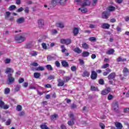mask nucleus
<instances>
[{
    "label": "nucleus",
    "instance_id": "1",
    "mask_svg": "<svg viewBox=\"0 0 129 129\" xmlns=\"http://www.w3.org/2000/svg\"><path fill=\"white\" fill-rule=\"evenodd\" d=\"M26 39L27 34H26V33H23L15 36V40L17 43H23V42L26 41Z\"/></svg>",
    "mask_w": 129,
    "mask_h": 129
},
{
    "label": "nucleus",
    "instance_id": "2",
    "mask_svg": "<svg viewBox=\"0 0 129 129\" xmlns=\"http://www.w3.org/2000/svg\"><path fill=\"white\" fill-rule=\"evenodd\" d=\"M8 80H7V84H13L15 82V78L13 77V74H9L7 76Z\"/></svg>",
    "mask_w": 129,
    "mask_h": 129
},
{
    "label": "nucleus",
    "instance_id": "3",
    "mask_svg": "<svg viewBox=\"0 0 129 129\" xmlns=\"http://www.w3.org/2000/svg\"><path fill=\"white\" fill-rule=\"evenodd\" d=\"M70 117L72 118V120L68 121V124L71 126L75 123V122H74L75 118H74V115L73 113L70 114Z\"/></svg>",
    "mask_w": 129,
    "mask_h": 129
},
{
    "label": "nucleus",
    "instance_id": "4",
    "mask_svg": "<svg viewBox=\"0 0 129 129\" xmlns=\"http://www.w3.org/2000/svg\"><path fill=\"white\" fill-rule=\"evenodd\" d=\"M5 72L6 74H8V75H9V74L13 75V73L14 72V69L12 68H7Z\"/></svg>",
    "mask_w": 129,
    "mask_h": 129
},
{
    "label": "nucleus",
    "instance_id": "5",
    "mask_svg": "<svg viewBox=\"0 0 129 129\" xmlns=\"http://www.w3.org/2000/svg\"><path fill=\"white\" fill-rule=\"evenodd\" d=\"M111 89L110 87H108L106 88L105 90H103L101 92L102 95H106V94H108L109 92H110Z\"/></svg>",
    "mask_w": 129,
    "mask_h": 129
},
{
    "label": "nucleus",
    "instance_id": "6",
    "mask_svg": "<svg viewBox=\"0 0 129 129\" xmlns=\"http://www.w3.org/2000/svg\"><path fill=\"white\" fill-rule=\"evenodd\" d=\"M91 78L92 79V80H95V79L97 78V73L95 71H92Z\"/></svg>",
    "mask_w": 129,
    "mask_h": 129
},
{
    "label": "nucleus",
    "instance_id": "7",
    "mask_svg": "<svg viewBox=\"0 0 129 129\" xmlns=\"http://www.w3.org/2000/svg\"><path fill=\"white\" fill-rule=\"evenodd\" d=\"M108 17H109V13L106 11H104L103 12L102 15V17L103 19H108Z\"/></svg>",
    "mask_w": 129,
    "mask_h": 129
},
{
    "label": "nucleus",
    "instance_id": "8",
    "mask_svg": "<svg viewBox=\"0 0 129 129\" xmlns=\"http://www.w3.org/2000/svg\"><path fill=\"white\" fill-rule=\"evenodd\" d=\"M55 26L57 28H60V29H63L65 27L63 22H57Z\"/></svg>",
    "mask_w": 129,
    "mask_h": 129
},
{
    "label": "nucleus",
    "instance_id": "9",
    "mask_svg": "<svg viewBox=\"0 0 129 129\" xmlns=\"http://www.w3.org/2000/svg\"><path fill=\"white\" fill-rule=\"evenodd\" d=\"M57 82H58V84H57V86L58 87L63 86L65 83V82L61 80V79H57Z\"/></svg>",
    "mask_w": 129,
    "mask_h": 129
},
{
    "label": "nucleus",
    "instance_id": "10",
    "mask_svg": "<svg viewBox=\"0 0 129 129\" xmlns=\"http://www.w3.org/2000/svg\"><path fill=\"white\" fill-rule=\"evenodd\" d=\"M112 107L114 110H117L118 109V102H116L112 104Z\"/></svg>",
    "mask_w": 129,
    "mask_h": 129
},
{
    "label": "nucleus",
    "instance_id": "11",
    "mask_svg": "<svg viewBox=\"0 0 129 129\" xmlns=\"http://www.w3.org/2000/svg\"><path fill=\"white\" fill-rule=\"evenodd\" d=\"M17 24H23L25 22V18L24 17H21L18 18L16 21Z\"/></svg>",
    "mask_w": 129,
    "mask_h": 129
},
{
    "label": "nucleus",
    "instance_id": "12",
    "mask_svg": "<svg viewBox=\"0 0 129 129\" xmlns=\"http://www.w3.org/2000/svg\"><path fill=\"white\" fill-rule=\"evenodd\" d=\"M102 29H108L110 28V25L107 23H103L102 25Z\"/></svg>",
    "mask_w": 129,
    "mask_h": 129
},
{
    "label": "nucleus",
    "instance_id": "13",
    "mask_svg": "<svg viewBox=\"0 0 129 129\" xmlns=\"http://www.w3.org/2000/svg\"><path fill=\"white\" fill-rule=\"evenodd\" d=\"M74 51L75 53H77V54H81V53H82V49H81L79 47H76L74 49Z\"/></svg>",
    "mask_w": 129,
    "mask_h": 129
},
{
    "label": "nucleus",
    "instance_id": "14",
    "mask_svg": "<svg viewBox=\"0 0 129 129\" xmlns=\"http://www.w3.org/2000/svg\"><path fill=\"white\" fill-rule=\"evenodd\" d=\"M73 33H74V36H77L78 35V33H79V29L75 27L73 29Z\"/></svg>",
    "mask_w": 129,
    "mask_h": 129
},
{
    "label": "nucleus",
    "instance_id": "15",
    "mask_svg": "<svg viewBox=\"0 0 129 129\" xmlns=\"http://www.w3.org/2000/svg\"><path fill=\"white\" fill-rule=\"evenodd\" d=\"M115 78V73H112L108 76V79H114Z\"/></svg>",
    "mask_w": 129,
    "mask_h": 129
},
{
    "label": "nucleus",
    "instance_id": "16",
    "mask_svg": "<svg viewBox=\"0 0 129 129\" xmlns=\"http://www.w3.org/2000/svg\"><path fill=\"white\" fill-rule=\"evenodd\" d=\"M33 76L34 78H36V79H39V78L41 77V73H38V72L34 73Z\"/></svg>",
    "mask_w": 129,
    "mask_h": 129
},
{
    "label": "nucleus",
    "instance_id": "17",
    "mask_svg": "<svg viewBox=\"0 0 129 129\" xmlns=\"http://www.w3.org/2000/svg\"><path fill=\"white\" fill-rule=\"evenodd\" d=\"M33 47V45H32V43L31 42H28L26 43L24 46L25 49H31Z\"/></svg>",
    "mask_w": 129,
    "mask_h": 129
},
{
    "label": "nucleus",
    "instance_id": "18",
    "mask_svg": "<svg viewBox=\"0 0 129 129\" xmlns=\"http://www.w3.org/2000/svg\"><path fill=\"white\" fill-rule=\"evenodd\" d=\"M115 126H116V127H117V129L122 128V124L118 122H116V123H115Z\"/></svg>",
    "mask_w": 129,
    "mask_h": 129
},
{
    "label": "nucleus",
    "instance_id": "19",
    "mask_svg": "<svg viewBox=\"0 0 129 129\" xmlns=\"http://www.w3.org/2000/svg\"><path fill=\"white\" fill-rule=\"evenodd\" d=\"M86 6H90V2L89 0H85V2L82 4V7H86Z\"/></svg>",
    "mask_w": 129,
    "mask_h": 129
},
{
    "label": "nucleus",
    "instance_id": "20",
    "mask_svg": "<svg viewBox=\"0 0 129 129\" xmlns=\"http://www.w3.org/2000/svg\"><path fill=\"white\" fill-rule=\"evenodd\" d=\"M82 47L83 49H89V45L87 44L86 42H83L82 44Z\"/></svg>",
    "mask_w": 129,
    "mask_h": 129
},
{
    "label": "nucleus",
    "instance_id": "21",
    "mask_svg": "<svg viewBox=\"0 0 129 129\" xmlns=\"http://www.w3.org/2000/svg\"><path fill=\"white\" fill-rule=\"evenodd\" d=\"M59 4V0H52L51 1V5L53 7L57 6Z\"/></svg>",
    "mask_w": 129,
    "mask_h": 129
},
{
    "label": "nucleus",
    "instance_id": "22",
    "mask_svg": "<svg viewBox=\"0 0 129 129\" xmlns=\"http://www.w3.org/2000/svg\"><path fill=\"white\" fill-rule=\"evenodd\" d=\"M89 55H90V53L88 51H83V53H82V55L84 57H88Z\"/></svg>",
    "mask_w": 129,
    "mask_h": 129
},
{
    "label": "nucleus",
    "instance_id": "23",
    "mask_svg": "<svg viewBox=\"0 0 129 129\" xmlns=\"http://www.w3.org/2000/svg\"><path fill=\"white\" fill-rule=\"evenodd\" d=\"M38 53L39 52H38L37 51H32L30 52L29 54L32 57H36V56H37Z\"/></svg>",
    "mask_w": 129,
    "mask_h": 129
},
{
    "label": "nucleus",
    "instance_id": "24",
    "mask_svg": "<svg viewBox=\"0 0 129 129\" xmlns=\"http://www.w3.org/2000/svg\"><path fill=\"white\" fill-rule=\"evenodd\" d=\"M61 65L63 66V67H69V64L68 62L65 60H63L61 61Z\"/></svg>",
    "mask_w": 129,
    "mask_h": 129
},
{
    "label": "nucleus",
    "instance_id": "25",
    "mask_svg": "<svg viewBox=\"0 0 129 129\" xmlns=\"http://www.w3.org/2000/svg\"><path fill=\"white\" fill-rule=\"evenodd\" d=\"M67 1H68V0H60V1H59V5L60 6H66Z\"/></svg>",
    "mask_w": 129,
    "mask_h": 129
},
{
    "label": "nucleus",
    "instance_id": "26",
    "mask_svg": "<svg viewBox=\"0 0 129 129\" xmlns=\"http://www.w3.org/2000/svg\"><path fill=\"white\" fill-rule=\"evenodd\" d=\"M10 16H11V12L8 11L6 12L5 14V19L9 20V18H10Z\"/></svg>",
    "mask_w": 129,
    "mask_h": 129
},
{
    "label": "nucleus",
    "instance_id": "27",
    "mask_svg": "<svg viewBox=\"0 0 129 129\" xmlns=\"http://www.w3.org/2000/svg\"><path fill=\"white\" fill-rule=\"evenodd\" d=\"M89 75H90V73L88 71H85L83 73V76L84 77H89Z\"/></svg>",
    "mask_w": 129,
    "mask_h": 129
},
{
    "label": "nucleus",
    "instance_id": "28",
    "mask_svg": "<svg viewBox=\"0 0 129 129\" xmlns=\"http://www.w3.org/2000/svg\"><path fill=\"white\" fill-rule=\"evenodd\" d=\"M114 53V49H111L106 52V54L108 55H112Z\"/></svg>",
    "mask_w": 129,
    "mask_h": 129
},
{
    "label": "nucleus",
    "instance_id": "29",
    "mask_svg": "<svg viewBox=\"0 0 129 129\" xmlns=\"http://www.w3.org/2000/svg\"><path fill=\"white\" fill-rule=\"evenodd\" d=\"M38 25L39 27H43L44 26V20L40 19L38 20Z\"/></svg>",
    "mask_w": 129,
    "mask_h": 129
},
{
    "label": "nucleus",
    "instance_id": "30",
    "mask_svg": "<svg viewBox=\"0 0 129 129\" xmlns=\"http://www.w3.org/2000/svg\"><path fill=\"white\" fill-rule=\"evenodd\" d=\"M57 117H58V114H54L51 116V119L52 120H56L57 119Z\"/></svg>",
    "mask_w": 129,
    "mask_h": 129
},
{
    "label": "nucleus",
    "instance_id": "31",
    "mask_svg": "<svg viewBox=\"0 0 129 129\" xmlns=\"http://www.w3.org/2000/svg\"><path fill=\"white\" fill-rule=\"evenodd\" d=\"M126 59L121 58V57H119L117 58V62H124Z\"/></svg>",
    "mask_w": 129,
    "mask_h": 129
},
{
    "label": "nucleus",
    "instance_id": "32",
    "mask_svg": "<svg viewBox=\"0 0 129 129\" xmlns=\"http://www.w3.org/2000/svg\"><path fill=\"white\" fill-rule=\"evenodd\" d=\"M45 67L49 71H52L53 70V68L52 67V66L50 64L46 65Z\"/></svg>",
    "mask_w": 129,
    "mask_h": 129
},
{
    "label": "nucleus",
    "instance_id": "33",
    "mask_svg": "<svg viewBox=\"0 0 129 129\" xmlns=\"http://www.w3.org/2000/svg\"><path fill=\"white\" fill-rule=\"evenodd\" d=\"M79 11H81L82 13L84 14L85 13H87V9L86 8H79Z\"/></svg>",
    "mask_w": 129,
    "mask_h": 129
},
{
    "label": "nucleus",
    "instance_id": "34",
    "mask_svg": "<svg viewBox=\"0 0 129 129\" xmlns=\"http://www.w3.org/2000/svg\"><path fill=\"white\" fill-rule=\"evenodd\" d=\"M115 10V7L113 6H109L108 7V11L109 12H113V11Z\"/></svg>",
    "mask_w": 129,
    "mask_h": 129
},
{
    "label": "nucleus",
    "instance_id": "35",
    "mask_svg": "<svg viewBox=\"0 0 129 129\" xmlns=\"http://www.w3.org/2000/svg\"><path fill=\"white\" fill-rule=\"evenodd\" d=\"M20 89H21V86L17 85L15 86V91L18 92V91H20Z\"/></svg>",
    "mask_w": 129,
    "mask_h": 129
},
{
    "label": "nucleus",
    "instance_id": "36",
    "mask_svg": "<svg viewBox=\"0 0 129 129\" xmlns=\"http://www.w3.org/2000/svg\"><path fill=\"white\" fill-rule=\"evenodd\" d=\"M36 71H44L45 70V68L42 66L39 67L36 69Z\"/></svg>",
    "mask_w": 129,
    "mask_h": 129
},
{
    "label": "nucleus",
    "instance_id": "37",
    "mask_svg": "<svg viewBox=\"0 0 129 129\" xmlns=\"http://www.w3.org/2000/svg\"><path fill=\"white\" fill-rule=\"evenodd\" d=\"M41 46L44 50H47V49H48V46H47V44L45 43H42Z\"/></svg>",
    "mask_w": 129,
    "mask_h": 129
},
{
    "label": "nucleus",
    "instance_id": "38",
    "mask_svg": "<svg viewBox=\"0 0 129 129\" xmlns=\"http://www.w3.org/2000/svg\"><path fill=\"white\" fill-rule=\"evenodd\" d=\"M123 72L124 75H126V74L128 73V69H127V68H124L123 70Z\"/></svg>",
    "mask_w": 129,
    "mask_h": 129
},
{
    "label": "nucleus",
    "instance_id": "39",
    "mask_svg": "<svg viewBox=\"0 0 129 129\" xmlns=\"http://www.w3.org/2000/svg\"><path fill=\"white\" fill-rule=\"evenodd\" d=\"M11 92V89L9 88H6L5 90V94H9Z\"/></svg>",
    "mask_w": 129,
    "mask_h": 129
},
{
    "label": "nucleus",
    "instance_id": "40",
    "mask_svg": "<svg viewBox=\"0 0 129 129\" xmlns=\"http://www.w3.org/2000/svg\"><path fill=\"white\" fill-rule=\"evenodd\" d=\"M40 128L41 129H49V127H47L45 124H42L40 125Z\"/></svg>",
    "mask_w": 129,
    "mask_h": 129
},
{
    "label": "nucleus",
    "instance_id": "41",
    "mask_svg": "<svg viewBox=\"0 0 129 129\" xmlns=\"http://www.w3.org/2000/svg\"><path fill=\"white\" fill-rule=\"evenodd\" d=\"M92 1H93V2L92 3V6L93 7H95V6H96V5L97 4L98 0H92Z\"/></svg>",
    "mask_w": 129,
    "mask_h": 129
},
{
    "label": "nucleus",
    "instance_id": "42",
    "mask_svg": "<svg viewBox=\"0 0 129 129\" xmlns=\"http://www.w3.org/2000/svg\"><path fill=\"white\" fill-rule=\"evenodd\" d=\"M4 105H5V102L4 101H3L2 99H0V107H1V108H3Z\"/></svg>",
    "mask_w": 129,
    "mask_h": 129
},
{
    "label": "nucleus",
    "instance_id": "43",
    "mask_svg": "<svg viewBox=\"0 0 129 129\" xmlns=\"http://www.w3.org/2000/svg\"><path fill=\"white\" fill-rule=\"evenodd\" d=\"M71 70H72V71H73V72H76V71L77 70V68L76 67V66H72L71 68Z\"/></svg>",
    "mask_w": 129,
    "mask_h": 129
},
{
    "label": "nucleus",
    "instance_id": "44",
    "mask_svg": "<svg viewBox=\"0 0 129 129\" xmlns=\"http://www.w3.org/2000/svg\"><path fill=\"white\" fill-rule=\"evenodd\" d=\"M16 6L12 5L9 7V11H14V10H15V9H16Z\"/></svg>",
    "mask_w": 129,
    "mask_h": 129
},
{
    "label": "nucleus",
    "instance_id": "45",
    "mask_svg": "<svg viewBox=\"0 0 129 129\" xmlns=\"http://www.w3.org/2000/svg\"><path fill=\"white\" fill-rule=\"evenodd\" d=\"M89 41H91V42H95L96 41V38L94 37H91L89 38Z\"/></svg>",
    "mask_w": 129,
    "mask_h": 129
},
{
    "label": "nucleus",
    "instance_id": "46",
    "mask_svg": "<svg viewBox=\"0 0 129 129\" xmlns=\"http://www.w3.org/2000/svg\"><path fill=\"white\" fill-rule=\"evenodd\" d=\"M72 40L70 39H66V45H69L71 44Z\"/></svg>",
    "mask_w": 129,
    "mask_h": 129
},
{
    "label": "nucleus",
    "instance_id": "47",
    "mask_svg": "<svg viewBox=\"0 0 129 129\" xmlns=\"http://www.w3.org/2000/svg\"><path fill=\"white\" fill-rule=\"evenodd\" d=\"M99 125L101 129L105 128V125H104L103 123H100Z\"/></svg>",
    "mask_w": 129,
    "mask_h": 129
},
{
    "label": "nucleus",
    "instance_id": "48",
    "mask_svg": "<svg viewBox=\"0 0 129 129\" xmlns=\"http://www.w3.org/2000/svg\"><path fill=\"white\" fill-rule=\"evenodd\" d=\"M70 79H71V78H70V77H64V82H68V81H69V80H70Z\"/></svg>",
    "mask_w": 129,
    "mask_h": 129
},
{
    "label": "nucleus",
    "instance_id": "49",
    "mask_svg": "<svg viewBox=\"0 0 129 129\" xmlns=\"http://www.w3.org/2000/svg\"><path fill=\"white\" fill-rule=\"evenodd\" d=\"M30 65H31V66H34L35 67H37V66H39V64H38V63L36 62H32L30 64Z\"/></svg>",
    "mask_w": 129,
    "mask_h": 129
},
{
    "label": "nucleus",
    "instance_id": "50",
    "mask_svg": "<svg viewBox=\"0 0 129 129\" xmlns=\"http://www.w3.org/2000/svg\"><path fill=\"white\" fill-rule=\"evenodd\" d=\"M107 67H109V64L106 63L105 64H103V66L102 67V68L103 69H105L106 68H107Z\"/></svg>",
    "mask_w": 129,
    "mask_h": 129
},
{
    "label": "nucleus",
    "instance_id": "51",
    "mask_svg": "<svg viewBox=\"0 0 129 129\" xmlns=\"http://www.w3.org/2000/svg\"><path fill=\"white\" fill-rule=\"evenodd\" d=\"M51 33L52 35H55V34H58V31H57V30L56 29H52L51 30Z\"/></svg>",
    "mask_w": 129,
    "mask_h": 129
},
{
    "label": "nucleus",
    "instance_id": "52",
    "mask_svg": "<svg viewBox=\"0 0 129 129\" xmlns=\"http://www.w3.org/2000/svg\"><path fill=\"white\" fill-rule=\"evenodd\" d=\"M48 80H52L53 79H55V76H53V75H50V76H48Z\"/></svg>",
    "mask_w": 129,
    "mask_h": 129
},
{
    "label": "nucleus",
    "instance_id": "53",
    "mask_svg": "<svg viewBox=\"0 0 129 129\" xmlns=\"http://www.w3.org/2000/svg\"><path fill=\"white\" fill-rule=\"evenodd\" d=\"M99 84H101V85H103V84H104V81L103 80V79H100L99 80Z\"/></svg>",
    "mask_w": 129,
    "mask_h": 129
},
{
    "label": "nucleus",
    "instance_id": "54",
    "mask_svg": "<svg viewBox=\"0 0 129 129\" xmlns=\"http://www.w3.org/2000/svg\"><path fill=\"white\" fill-rule=\"evenodd\" d=\"M17 110H18V111H21V110H22V106L20 105H17Z\"/></svg>",
    "mask_w": 129,
    "mask_h": 129
},
{
    "label": "nucleus",
    "instance_id": "55",
    "mask_svg": "<svg viewBox=\"0 0 129 129\" xmlns=\"http://www.w3.org/2000/svg\"><path fill=\"white\" fill-rule=\"evenodd\" d=\"M23 11H24V8H23V7H21L17 10V13H21V12H23Z\"/></svg>",
    "mask_w": 129,
    "mask_h": 129
},
{
    "label": "nucleus",
    "instance_id": "56",
    "mask_svg": "<svg viewBox=\"0 0 129 129\" xmlns=\"http://www.w3.org/2000/svg\"><path fill=\"white\" fill-rule=\"evenodd\" d=\"M112 98H113V96L112 95H111V94L108 95V97H107V99L108 100H111V99H112Z\"/></svg>",
    "mask_w": 129,
    "mask_h": 129
},
{
    "label": "nucleus",
    "instance_id": "57",
    "mask_svg": "<svg viewBox=\"0 0 129 129\" xmlns=\"http://www.w3.org/2000/svg\"><path fill=\"white\" fill-rule=\"evenodd\" d=\"M54 59V57L51 56H47V61H51V60H53Z\"/></svg>",
    "mask_w": 129,
    "mask_h": 129
},
{
    "label": "nucleus",
    "instance_id": "58",
    "mask_svg": "<svg viewBox=\"0 0 129 129\" xmlns=\"http://www.w3.org/2000/svg\"><path fill=\"white\" fill-rule=\"evenodd\" d=\"M79 61L81 65H84V60L83 59H80Z\"/></svg>",
    "mask_w": 129,
    "mask_h": 129
},
{
    "label": "nucleus",
    "instance_id": "59",
    "mask_svg": "<svg viewBox=\"0 0 129 129\" xmlns=\"http://www.w3.org/2000/svg\"><path fill=\"white\" fill-rule=\"evenodd\" d=\"M77 106L75 104H72V105L71 106V108H72L73 109H74V108H77Z\"/></svg>",
    "mask_w": 129,
    "mask_h": 129
},
{
    "label": "nucleus",
    "instance_id": "60",
    "mask_svg": "<svg viewBox=\"0 0 129 129\" xmlns=\"http://www.w3.org/2000/svg\"><path fill=\"white\" fill-rule=\"evenodd\" d=\"M25 81V80L24 79V78H20L19 79V83H23V82H24Z\"/></svg>",
    "mask_w": 129,
    "mask_h": 129
},
{
    "label": "nucleus",
    "instance_id": "61",
    "mask_svg": "<svg viewBox=\"0 0 129 129\" xmlns=\"http://www.w3.org/2000/svg\"><path fill=\"white\" fill-rule=\"evenodd\" d=\"M11 119H9L7 121H6V125H10V124H11Z\"/></svg>",
    "mask_w": 129,
    "mask_h": 129
},
{
    "label": "nucleus",
    "instance_id": "62",
    "mask_svg": "<svg viewBox=\"0 0 129 129\" xmlns=\"http://www.w3.org/2000/svg\"><path fill=\"white\" fill-rule=\"evenodd\" d=\"M60 42L61 44H66V39H62Z\"/></svg>",
    "mask_w": 129,
    "mask_h": 129
},
{
    "label": "nucleus",
    "instance_id": "63",
    "mask_svg": "<svg viewBox=\"0 0 129 129\" xmlns=\"http://www.w3.org/2000/svg\"><path fill=\"white\" fill-rule=\"evenodd\" d=\"M55 64L56 67H60V62L59 61H56Z\"/></svg>",
    "mask_w": 129,
    "mask_h": 129
},
{
    "label": "nucleus",
    "instance_id": "64",
    "mask_svg": "<svg viewBox=\"0 0 129 129\" xmlns=\"http://www.w3.org/2000/svg\"><path fill=\"white\" fill-rule=\"evenodd\" d=\"M5 63H6V64H9V63H11V59H10L9 58H7L5 60Z\"/></svg>",
    "mask_w": 129,
    "mask_h": 129
}]
</instances>
